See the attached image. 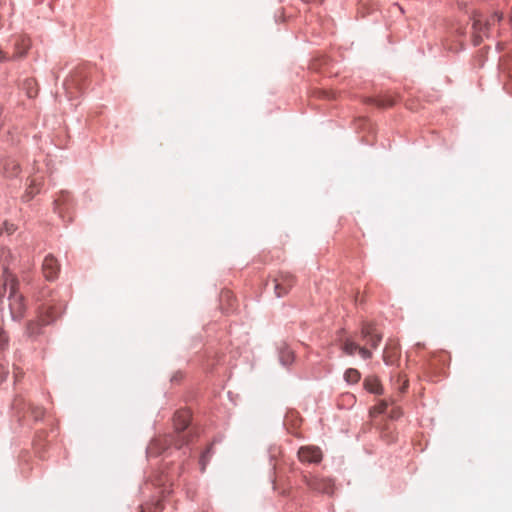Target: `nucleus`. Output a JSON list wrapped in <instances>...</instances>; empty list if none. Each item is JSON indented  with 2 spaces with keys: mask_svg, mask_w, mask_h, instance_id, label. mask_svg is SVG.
Returning <instances> with one entry per match:
<instances>
[{
  "mask_svg": "<svg viewBox=\"0 0 512 512\" xmlns=\"http://www.w3.org/2000/svg\"><path fill=\"white\" fill-rule=\"evenodd\" d=\"M24 87L27 90V96L29 98L36 97L38 93L37 85L34 79H27L24 82Z\"/></svg>",
  "mask_w": 512,
  "mask_h": 512,
  "instance_id": "2eb2a0df",
  "label": "nucleus"
},
{
  "mask_svg": "<svg viewBox=\"0 0 512 512\" xmlns=\"http://www.w3.org/2000/svg\"><path fill=\"white\" fill-rule=\"evenodd\" d=\"M294 359L293 352L289 349H284L280 352V360L284 365L292 363Z\"/></svg>",
  "mask_w": 512,
  "mask_h": 512,
  "instance_id": "f3484780",
  "label": "nucleus"
},
{
  "mask_svg": "<svg viewBox=\"0 0 512 512\" xmlns=\"http://www.w3.org/2000/svg\"><path fill=\"white\" fill-rule=\"evenodd\" d=\"M12 257L11 251L7 248H2L0 250V259L3 261V264L6 265L10 258Z\"/></svg>",
  "mask_w": 512,
  "mask_h": 512,
  "instance_id": "6ab92c4d",
  "label": "nucleus"
},
{
  "mask_svg": "<svg viewBox=\"0 0 512 512\" xmlns=\"http://www.w3.org/2000/svg\"><path fill=\"white\" fill-rule=\"evenodd\" d=\"M387 407H388L387 402L382 400L373 409H374V412H376L378 414H381V413H384L386 411Z\"/></svg>",
  "mask_w": 512,
  "mask_h": 512,
  "instance_id": "4be33fe9",
  "label": "nucleus"
},
{
  "mask_svg": "<svg viewBox=\"0 0 512 512\" xmlns=\"http://www.w3.org/2000/svg\"><path fill=\"white\" fill-rule=\"evenodd\" d=\"M31 48V39L27 35H16L14 37V48L11 59L13 61L21 60L26 57L27 52Z\"/></svg>",
  "mask_w": 512,
  "mask_h": 512,
  "instance_id": "39448f33",
  "label": "nucleus"
},
{
  "mask_svg": "<svg viewBox=\"0 0 512 512\" xmlns=\"http://www.w3.org/2000/svg\"><path fill=\"white\" fill-rule=\"evenodd\" d=\"M41 181L38 178H31L29 180V185L26 189V192L23 196V198L26 201L31 200L34 195H36L40 191Z\"/></svg>",
  "mask_w": 512,
  "mask_h": 512,
  "instance_id": "9b49d317",
  "label": "nucleus"
},
{
  "mask_svg": "<svg viewBox=\"0 0 512 512\" xmlns=\"http://www.w3.org/2000/svg\"><path fill=\"white\" fill-rule=\"evenodd\" d=\"M160 510H162V504L159 502V503H157V505L155 507V512H158Z\"/></svg>",
  "mask_w": 512,
  "mask_h": 512,
  "instance_id": "c756f323",
  "label": "nucleus"
},
{
  "mask_svg": "<svg viewBox=\"0 0 512 512\" xmlns=\"http://www.w3.org/2000/svg\"><path fill=\"white\" fill-rule=\"evenodd\" d=\"M302 481L311 491L325 494L333 493L334 483L330 478L320 477L311 474H303Z\"/></svg>",
  "mask_w": 512,
  "mask_h": 512,
  "instance_id": "f03ea898",
  "label": "nucleus"
},
{
  "mask_svg": "<svg viewBox=\"0 0 512 512\" xmlns=\"http://www.w3.org/2000/svg\"><path fill=\"white\" fill-rule=\"evenodd\" d=\"M61 312V307H55L50 304L44 305L39 311V319L42 324L53 322Z\"/></svg>",
  "mask_w": 512,
  "mask_h": 512,
  "instance_id": "1a4fd4ad",
  "label": "nucleus"
},
{
  "mask_svg": "<svg viewBox=\"0 0 512 512\" xmlns=\"http://www.w3.org/2000/svg\"><path fill=\"white\" fill-rule=\"evenodd\" d=\"M395 102V97L390 93L379 95L377 97L367 98V103L373 104L379 108L391 107L395 104Z\"/></svg>",
  "mask_w": 512,
  "mask_h": 512,
  "instance_id": "9d476101",
  "label": "nucleus"
},
{
  "mask_svg": "<svg viewBox=\"0 0 512 512\" xmlns=\"http://www.w3.org/2000/svg\"><path fill=\"white\" fill-rule=\"evenodd\" d=\"M297 455L300 462L309 464H318L323 458L321 449L314 445L300 447Z\"/></svg>",
  "mask_w": 512,
  "mask_h": 512,
  "instance_id": "20e7f679",
  "label": "nucleus"
},
{
  "mask_svg": "<svg viewBox=\"0 0 512 512\" xmlns=\"http://www.w3.org/2000/svg\"><path fill=\"white\" fill-rule=\"evenodd\" d=\"M407 387H408V380H407V379H404V380H403V385L399 388V390H400L401 392H405V390L407 389Z\"/></svg>",
  "mask_w": 512,
  "mask_h": 512,
  "instance_id": "bb28decb",
  "label": "nucleus"
},
{
  "mask_svg": "<svg viewBox=\"0 0 512 512\" xmlns=\"http://www.w3.org/2000/svg\"><path fill=\"white\" fill-rule=\"evenodd\" d=\"M358 352L363 359H370L372 357V352L365 347H359Z\"/></svg>",
  "mask_w": 512,
  "mask_h": 512,
  "instance_id": "5701e85b",
  "label": "nucleus"
},
{
  "mask_svg": "<svg viewBox=\"0 0 512 512\" xmlns=\"http://www.w3.org/2000/svg\"><path fill=\"white\" fill-rule=\"evenodd\" d=\"M190 423V412L188 410H179L174 414L173 424L175 434L159 436L151 441L147 448L150 456H157L169 447L174 446L180 449L185 444L189 443L190 435L184 434V430Z\"/></svg>",
  "mask_w": 512,
  "mask_h": 512,
  "instance_id": "f257e3e1",
  "label": "nucleus"
},
{
  "mask_svg": "<svg viewBox=\"0 0 512 512\" xmlns=\"http://www.w3.org/2000/svg\"><path fill=\"white\" fill-rule=\"evenodd\" d=\"M400 356L399 344L393 340H389L383 352V360L386 364L392 365Z\"/></svg>",
  "mask_w": 512,
  "mask_h": 512,
  "instance_id": "6e6552de",
  "label": "nucleus"
},
{
  "mask_svg": "<svg viewBox=\"0 0 512 512\" xmlns=\"http://www.w3.org/2000/svg\"><path fill=\"white\" fill-rule=\"evenodd\" d=\"M399 415H400V412H399L398 410H396V409H393V410L391 411V415H390V417H391V418H397Z\"/></svg>",
  "mask_w": 512,
  "mask_h": 512,
  "instance_id": "c85d7f7f",
  "label": "nucleus"
},
{
  "mask_svg": "<svg viewBox=\"0 0 512 512\" xmlns=\"http://www.w3.org/2000/svg\"><path fill=\"white\" fill-rule=\"evenodd\" d=\"M13 61L11 56L0 47V63Z\"/></svg>",
  "mask_w": 512,
  "mask_h": 512,
  "instance_id": "393cba45",
  "label": "nucleus"
},
{
  "mask_svg": "<svg viewBox=\"0 0 512 512\" xmlns=\"http://www.w3.org/2000/svg\"><path fill=\"white\" fill-rule=\"evenodd\" d=\"M140 512H145L144 510H141Z\"/></svg>",
  "mask_w": 512,
  "mask_h": 512,
  "instance_id": "7c9ffc66",
  "label": "nucleus"
},
{
  "mask_svg": "<svg viewBox=\"0 0 512 512\" xmlns=\"http://www.w3.org/2000/svg\"><path fill=\"white\" fill-rule=\"evenodd\" d=\"M361 335L363 339L367 340V343L374 349L378 347L382 341L383 335L380 333L375 324L365 322L361 327Z\"/></svg>",
  "mask_w": 512,
  "mask_h": 512,
  "instance_id": "423d86ee",
  "label": "nucleus"
},
{
  "mask_svg": "<svg viewBox=\"0 0 512 512\" xmlns=\"http://www.w3.org/2000/svg\"><path fill=\"white\" fill-rule=\"evenodd\" d=\"M277 297H284L295 285V277L289 272H280L273 280Z\"/></svg>",
  "mask_w": 512,
  "mask_h": 512,
  "instance_id": "7ed1b4c3",
  "label": "nucleus"
},
{
  "mask_svg": "<svg viewBox=\"0 0 512 512\" xmlns=\"http://www.w3.org/2000/svg\"><path fill=\"white\" fill-rule=\"evenodd\" d=\"M8 169L11 170V173H9V176L16 175L19 171V166L14 161H9L5 164L4 170L7 171Z\"/></svg>",
  "mask_w": 512,
  "mask_h": 512,
  "instance_id": "a211bd4d",
  "label": "nucleus"
},
{
  "mask_svg": "<svg viewBox=\"0 0 512 512\" xmlns=\"http://www.w3.org/2000/svg\"><path fill=\"white\" fill-rule=\"evenodd\" d=\"M501 17H502L501 15H499V14L495 13V14L492 16L491 21H492L493 23H494V22H496V21H500V20H501Z\"/></svg>",
  "mask_w": 512,
  "mask_h": 512,
  "instance_id": "cd10ccee",
  "label": "nucleus"
},
{
  "mask_svg": "<svg viewBox=\"0 0 512 512\" xmlns=\"http://www.w3.org/2000/svg\"><path fill=\"white\" fill-rule=\"evenodd\" d=\"M8 337L5 332L0 329V350L4 349L7 346Z\"/></svg>",
  "mask_w": 512,
  "mask_h": 512,
  "instance_id": "b1692460",
  "label": "nucleus"
},
{
  "mask_svg": "<svg viewBox=\"0 0 512 512\" xmlns=\"http://www.w3.org/2000/svg\"><path fill=\"white\" fill-rule=\"evenodd\" d=\"M16 231V227L14 224H10V223H3V226L2 228H0V234L6 232L8 235H11L13 234L14 232Z\"/></svg>",
  "mask_w": 512,
  "mask_h": 512,
  "instance_id": "aec40b11",
  "label": "nucleus"
},
{
  "mask_svg": "<svg viewBox=\"0 0 512 512\" xmlns=\"http://www.w3.org/2000/svg\"><path fill=\"white\" fill-rule=\"evenodd\" d=\"M344 378L348 383L355 384L360 380L361 375L358 370L349 368L348 370H346Z\"/></svg>",
  "mask_w": 512,
  "mask_h": 512,
  "instance_id": "4468645a",
  "label": "nucleus"
},
{
  "mask_svg": "<svg viewBox=\"0 0 512 512\" xmlns=\"http://www.w3.org/2000/svg\"><path fill=\"white\" fill-rule=\"evenodd\" d=\"M364 387L371 393L381 394L382 386L378 378L376 377H367L364 380Z\"/></svg>",
  "mask_w": 512,
  "mask_h": 512,
  "instance_id": "f8f14e48",
  "label": "nucleus"
},
{
  "mask_svg": "<svg viewBox=\"0 0 512 512\" xmlns=\"http://www.w3.org/2000/svg\"><path fill=\"white\" fill-rule=\"evenodd\" d=\"M43 325L44 324H42L40 319L38 321L28 322V324L26 326V331H25L26 335L29 338H36L38 335L41 334V329H42Z\"/></svg>",
  "mask_w": 512,
  "mask_h": 512,
  "instance_id": "ddd939ff",
  "label": "nucleus"
},
{
  "mask_svg": "<svg viewBox=\"0 0 512 512\" xmlns=\"http://www.w3.org/2000/svg\"><path fill=\"white\" fill-rule=\"evenodd\" d=\"M341 348L345 354L352 356L355 351H358L359 346L354 341L346 339Z\"/></svg>",
  "mask_w": 512,
  "mask_h": 512,
  "instance_id": "dca6fc26",
  "label": "nucleus"
},
{
  "mask_svg": "<svg viewBox=\"0 0 512 512\" xmlns=\"http://www.w3.org/2000/svg\"><path fill=\"white\" fill-rule=\"evenodd\" d=\"M30 408H31L32 413L34 414V417L36 419H39L44 415V411L42 408L32 407V406H30Z\"/></svg>",
  "mask_w": 512,
  "mask_h": 512,
  "instance_id": "a878e982",
  "label": "nucleus"
},
{
  "mask_svg": "<svg viewBox=\"0 0 512 512\" xmlns=\"http://www.w3.org/2000/svg\"><path fill=\"white\" fill-rule=\"evenodd\" d=\"M42 270L47 280L56 279L60 270L57 259L53 255H47L43 261Z\"/></svg>",
  "mask_w": 512,
  "mask_h": 512,
  "instance_id": "0eeeda50",
  "label": "nucleus"
},
{
  "mask_svg": "<svg viewBox=\"0 0 512 512\" xmlns=\"http://www.w3.org/2000/svg\"><path fill=\"white\" fill-rule=\"evenodd\" d=\"M210 453H211V449L208 448L202 455H201V458H200V464H201V469L202 471L205 470V465L208 461V458L210 456Z\"/></svg>",
  "mask_w": 512,
  "mask_h": 512,
  "instance_id": "412c9836",
  "label": "nucleus"
}]
</instances>
